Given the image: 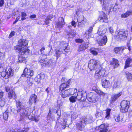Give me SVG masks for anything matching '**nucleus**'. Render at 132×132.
<instances>
[{
    "label": "nucleus",
    "instance_id": "4468645a",
    "mask_svg": "<svg viewBox=\"0 0 132 132\" xmlns=\"http://www.w3.org/2000/svg\"><path fill=\"white\" fill-rule=\"evenodd\" d=\"M42 61H43V62H42V61H41L40 62L41 63H42L41 65L42 66H48L50 67L52 66L54 63L53 61L51 60H50L48 61H44L43 60Z\"/></svg>",
    "mask_w": 132,
    "mask_h": 132
},
{
    "label": "nucleus",
    "instance_id": "0e129e2a",
    "mask_svg": "<svg viewBox=\"0 0 132 132\" xmlns=\"http://www.w3.org/2000/svg\"><path fill=\"white\" fill-rule=\"evenodd\" d=\"M17 132H27V131L25 130H18L17 131Z\"/></svg>",
    "mask_w": 132,
    "mask_h": 132
},
{
    "label": "nucleus",
    "instance_id": "9d476101",
    "mask_svg": "<svg viewBox=\"0 0 132 132\" xmlns=\"http://www.w3.org/2000/svg\"><path fill=\"white\" fill-rule=\"evenodd\" d=\"M76 92L77 89H70L65 90L61 94L62 97L63 98L69 97L70 95L73 94V91Z\"/></svg>",
    "mask_w": 132,
    "mask_h": 132
},
{
    "label": "nucleus",
    "instance_id": "79ce46f5",
    "mask_svg": "<svg viewBox=\"0 0 132 132\" xmlns=\"http://www.w3.org/2000/svg\"><path fill=\"white\" fill-rule=\"evenodd\" d=\"M62 51L61 52L60 51V49L56 51V56L57 59L60 57V54L61 53H62Z\"/></svg>",
    "mask_w": 132,
    "mask_h": 132
},
{
    "label": "nucleus",
    "instance_id": "6e6552de",
    "mask_svg": "<svg viewBox=\"0 0 132 132\" xmlns=\"http://www.w3.org/2000/svg\"><path fill=\"white\" fill-rule=\"evenodd\" d=\"M13 70L10 68L7 69L5 71H2L1 75L2 77L7 79L13 75Z\"/></svg>",
    "mask_w": 132,
    "mask_h": 132
},
{
    "label": "nucleus",
    "instance_id": "69168bd1",
    "mask_svg": "<svg viewBox=\"0 0 132 132\" xmlns=\"http://www.w3.org/2000/svg\"><path fill=\"white\" fill-rule=\"evenodd\" d=\"M93 29V28L92 27H90L89 28V29L88 30V31L89 32H90V33H91V32H92V29Z\"/></svg>",
    "mask_w": 132,
    "mask_h": 132
},
{
    "label": "nucleus",
    "instance_id": "c756f323",
    "mask_svg": "<svg viewBox=\"0 0 132 132\" xmlns=\"http://www.w3.org/2000/svg\"><path fill=\"white\" fill-rule=\"evenodd\" d=\"M126 77L127 80L129 81H132V74L128 72H125Z\"/></svg>",
    "mask_w": 132,
    "mask_h": 132
},
{
    "label": "nucleus",
    "instance_id": "f8f14e48",
    "mask_svg": "<svg viewBox=\"0 0 132 132\" xmlns=\"http://www.w3.org/2000/svg\"><path fill=\"white\" fill-rule=\"evenodd\" d=\"M100 39L97 40V43L100 46L105 45L107 42V38L106 36H100Z\"/></svg>",
    "mask_w": 132,
    "mask_h": 132
},
{
    "label": "nucleus",
    "instance_id": "393cba45",
    "mask_svg": "<svg viewBox=\"0 0 132 132\" xmlns=\"http://www.w3.org/2000/svg\"><path fill=\"white\" fill-rule=\"evenodd\" d=\"M11 108H9L5 112H4L3 114V119L5 120H6L7 119L9 114V113H11ZM10 116H11V114H10Z\"/></svg>",
    "mask_w": 132,
    "mask_h": 132
},
{
    "label": "nucleus",
    "instance_id": "4be33fe9",
    "mask_svg": "<svg viewBox=\"0 0 132 132\" xmlns=\"http://www.w3.org/2000/svg\"><path fill=\"white\" fill-rule=\"evenodd\" d=\"M106 29L103 26H100L99 27L97 33L100 36H101V35L102 34H104L106 32Z\"/></svg>",
    "mask_w": 132,
    "mask_h": 132
},
{
    "label": "nucleus",
    "instance_id": "b1692460",
    "mask_svg": "<svg viewBox=\"0 0 132 132\" xmlns=\"http://www.w3.org/2000/svg\"><path fill=\"white\" fill-rule=\"evenodd\" d=\"M37 96L35 94H32L29 99V102L30 105H31L32 103L34 102L35 103L36 102Z\"/></svg>",
    "mask_w": 132,
    "mask_h": 132
},
{
    "label": "nucleus",
    "instance_id": "c85d7f7f",
    "mask_svg": "<svg viewBox=\"0 0 132 132\" xmlns=\"http://www.w3.org/2000/svg\"><path fill=\"white\" fill-rule=\"evenodd\" d=\"M100 18V20L101 22H107L108 21V20L106 16V15L104 14H103L101 15Z\"/></svg>",
    "mask_w": 132,
    "mask_h": 132
},
{
    "label": "nucleus",
    "instance_id": "7c9ffc66",
    "mask_svg": "<svg viewBox=\"0 0 132 132\" xmlns=\"http://www.w3.org/2000/svg\"><path fill=\"white\" fill-rule=\"evenodd\" d=\"M132 60L130 58L127 59L125 62V65L124 67V68L126 69L130 66V64Z\"/></svg>",
    "mask_w": 132,
    "mask_h": 132
},
{
    "label": "nucleus",
    "instance_id": "4c0bfd02",
    "mask_svg": "<svg viewBox=\"0 0 132 132\" xmlns=\"http://www.w3.org/2000/svg\"><path fill=\"white\" fill-rule=\"evenodd\" d=\"M5 55L4 53L1 52H0V59L1 60H4L5 58Z\"/></svg>",
    "mask_w": 132,
    "mask_h": 132
},
{
    "label": "nucleus",
    "instance_id": "f257e3e1",
    "mask_svg": "<svg viewBox=\"0 0 132 132\" xmlns=\"http://www.w3.org/2000/svg\"><path fill=\"white\" fill-rule=\"evenodd\" d=\"M17 110L14 109H11V113H10L12 117H15L16 116L17 113L21 111L22 110L23 112H22L20 113L21 116L23 118L25 117L28 116V113L24 108H25L24 104L22 102L19 101L16 102Z\"/></svg>",
    "mask_w": 132,
    "mask_h": 132
},
{
    "label": "nucleus",
    "instance_id": "0eeeda50",
    "mask_svg": "<svg viewBox=\"0 0 132 132\" xmlns=\"http://www.w3.org/2000/svg\"><path fill=\"white\" fill-rule=\"evenodd\" d=\"M121 111L123 113H125L128 111L130 106V102L128 101L124 100L121 103Z\"/></svg>",
    "mask_w": 132,
    "mask_h": 132
},
{
    "label": "nucleus",
    "instance_id": "de8ad7c7",
    "mask_svg": "<svg viewBox=\"0 0 132 132\" xmlns=\"http://www.w3.org/2000/svg\"><path fill=\"white\" fill-rule=\"evenodd\" d=\"M4 3V0H1L0 1V7L2 6Z\"/></svg>",
    "mask_w": 132,
    "mask_h": 132
},
{
    "label": "nucleus",
    "instance_id": "e2e57ef3",
    "mask_svg": "<svg viewBox=\"0 0 132 132\" xmlns=\"http://www.w3.org/2000/svg\"><path fill=\"white\" fill-rule=\"evenodd\" d=\"M6 131L7 132H13L12 131H11L10 129L8 128H7Z\"/></svg>",
    "mask_w": 132,
    "mask_h": 132
},
{
    "label": "nucleus",
    "instance_id": "680f3d73",
    "mask_svg": "<svg viewBox=\"0 0 132 132\" xmlns=\"http://www.w3.org/2000/svg\"><path fill=\"white\" fill-rule=\"evenodd\" d=\"M3 95V93L2 92H0V99L2 98Z\"/></svg>",
    "mask_w": 132,
    "mask_h": 132
},
{
    "label": "nucleus",
    "instance_id": "37998d69",
    "mask_svg": "<svg viewBox=\"0 0 132 132\" xmlns=\"http://www.w3.org/2000/svg\"><path fill=\"white\" fill-rule=\"evenodd\" d=\"M102 115V113L100 112L97 111L96 113L95 114V116L96 117H98L101 116Z\"/></svg>",
    "mask_w": 132,
    "mask_h": 132
},
{
    "label": "nucleus",
    "instance_id": "5fc2aeb1",
    "mask_svg": "<svg viewBox=\"0 0 132 132\" xmlns=\"http://www.w3.org/2000/svg\"><path fill=\"white\" fill-rule=\"evenodd\" d=\"M27 16L26 13L23 12H21V16L22 17H25Z\"/></svg>",
    "mask_w": 132,
    "mask_h": 132
},
{
    "label": "nucleus",
    "instance_id": "bb28decb",
    "mask_svg": "<svg viewBox=\"0 0 132 132\" xmlns=\"http://www.w3.org/2000/svg\"><path fill=\"white\" fill-rule=\"evenodd\" d=\"M20 52L18 57V60L20 62H22L25 60L26 57H27V56L29 55H26L25 54H21Z\"/></svg>",
    "mask_w": 132,
    "mask_h": 132
},
{
    "label": "nucleus",
    "instance_id": "e433bc0d",
    "mask_svg": "<svg viewBox=\"0 0 132 132\" xmlns=\"http://www.w3.org/2000/svg\"><path fill=\"white\" fill-rule=\"evenodd\" d=\"M120 83L117 81H115L114 82V84L113 86V89L116 88L117 87H119L120 86Z\"/></svg>",
    "mask_w": 132,
    "mask_h": 132
},
{
    "label": "nucleus",
    "instance_id": "774afa93",
    "mask_svg": "<svg viewBox=\"0 0 132 132\" xmlns=\"http://www.w3.org/2000/svg\"><path fill=\"white\" fill-rule=\"evenodd\" d=\"M45 50V48L44 47H42L40 50V51L41 52H42L44 50Z\"/></svg>",
    "mask_w": 132,
    "mask_h": 132
},
{
    "label": "nucleus",
    "instance_id": "09e8293b",
    "mask_svg": "<svg viewBox=\"0 0 132 132\" xmlns=\"http://www.w3.org/2000/svg\"><path fill=\"white\" fill-rule=\"evenodd\" d=\"M76 41L77 43H81L83 42V40L81 39H78L76 40Z\"/></svg>",
    "mask_w": 132,
    "mask_h": 132
},
{
    "label": "nucleus",
    "instance_id": "c9c22d12",
    "mask_svg": "<svg viewBox=\"0 0 132 132\" xmlns=\"http://www.w3.org/2000/svg\"><path fill=\"white\" fill-rule=\"evenodd\" d=\"M106 116L105 118L107 119L109 118L110 116V112L111 111V109H108L106 110Z\"/></svg>",
    "mask_w": 132,
    "mask_h": 132
},
{
    "label": "nucleus",
    "instance_id": "3c124183",
    "mask_svg": "<svg viewBox=\"0 0 132 132\" xmlns=\"http://www.w3.org/2000/svg\"><path fill=\"white\" fill-rule=\"evenodd\" d=\"M50 20L46 18L45 21V23L46 24H48L50 23Z\"/></svg>",
    "mask_w": 132,
    "mask_h": 132
},
{
    "label": "nucleus",
    "instance_id": "cd10ccee",
    "mask_svg": "<svg viewBox=\"0 0 132 132\" xmlns=\"http://www.w3.org/2000/svg\"><path fill=\"white\" fill-rule=\"evenodd\" d=\"M58 20L59 22L58 27H62L65 24L64 19L62 17H60L59 18Z\"/></svg>",
    "mask_w": 132,
    "mask_h": 132
},
{
    "label": "nucleus",
    "instance_id": "338daca9",
    "mask_svg": "<svg viewBox=\"0 0 132 132\" xmlns=\"http://www.w3.org/2000/svg\"><path fill=\"white\" fill-rule=\"evenodd\" d=\"M34 120L36 122H37L39 120V119L38 118H36L34 116Z\"/></svg>",
    "mask_w": 132,
    "mask_h": 132
},
{
    "label": "nucleus",
    "instance_id": "2f4dec72",
    "mask_svg": "<svg viewBox=\"0 0 132 132\" xmlns=\"http://www.w3.org/2000/svg\"><path fill=\"white\" fill-rule=\"evenodd\" d=\"M16 95L15 93L13 91L10 92L8 94V97L10 99L12 97L15 98L16 97Z\"/></svg>",
    "mask_w": 132,
    "mask_h": 132
},
{
    "label": "nucleus",
    "instance_id": "6e6d98bb",
    "mask_svg": "<svg viewBox=\"0 0 132 132\" xmlns=\"http://www.w3.org/2000/svg\"><path fill=\"white\" fill-rule=\"evenodd\" d=\"M36 17V15L35 14L32 15L30 16V19L35 18Z\"/></svg>",
    "mask_w": 132,
    "mask_h": 132
},
{
    "label": "nucleus",
    "instance_id": "c03bdc74",
    "mask_svg": "<svg viewBox=\"0 0 132 132\" xmlns=\"http://www.w3.org/2000/svg\"><path fill=\"white\" fill-rule=\"evenodd\" d=\"M5 104V102L2 100V99H0V106L2 107Z\"/></svg>",
    "mask_w": 132,
    "mask_h": 132
},
{
    "label": "nucleus",
    "instance_id": "ddd939ff",
    "mask_svg": "<svg viewBox=\"0 0 132 132\" xmlns=\"http://www.w3.org/2000/svg\"><path fill=\"white\" fill-rule=\"evenodd\" d=\"M100 68L97 69L95 74V76L97 78L100 79L105 73V71L104 69H100Z\"/></svg>",
    "mask_w": 132,
    "mask_h": 132
},
{
    "label": "nucleus",
    "instance_id": "8fccbe9b",
    "mask_svg": "<svg viewBox=\"0 0 132 132\" xmlns=\"http://www.w3.org/2000/svg\"><path fill=\"white\" fill-rule=\"evenodd\" d=\"M20 16H19L16 19V20L15 21L13 22V24H15V23H16L17 21H18L20 19Z\"/></svg>",
    "mask_w": 132,
    "mask_h": 132
},
{
    "label": "nucleus",
    "instance_id": "423d86ee",
    "mask_svg": "<svg viewBox=\"0 0 132 132\" xmlns=\"http://www.w3.org/2000/svg\"><path fill=\"white\" fill-rule=\"evenodd\" d=\"M88 67L90 70L100 68L101 66L98 61L93 59H91L88 63Z\"/></svg>",
    "mask_w": 132,
    "mask_h": 132
},
{
    "label": "nucleus",
    "instance_id": "412c9836",
    "mask_svg": "<svg viewBox=\"0 0 132 132\" xmlns=\"http://www.w3.org/2000/svg\"><path fill=\"white\" fill-rule=\"evenodd\" d=\"M44 74L42 73H41L38 74L37 77L35 78V81L39 83L41 80L44 79Z\"/></svg>",
    "mask_w": 132,
    "mask_h": 132
},
{
    "label": "nucleus",
    "instance_id": "dca6fc26",
    "mask_svg": "<svg viewBox=\"0 0 132 132\" xmlns=\"http://www.w3.org/2000/svg\"><path fill=\"white\" fill-rule=\"evenodd\" d=\"M114 118L115 121L117 122H122L123 121V114L122 113L116 114L114 116Z\"/></svg>",
    "mask_w": 132,
    "mask_h": 132
},
{
    "label": "nucleus",
    "instance_id": "aec40b11",
    "mask_svg": "<svg viewBox=\"0 0 132 132\" xmlns=\"http://www.w3.org/2000/svg\"><path fill=\"white\" fill-rule=\"evenodd\" d=\"M88 47V44L87 43H84L82 44L79 46L78 49V51L79 52L82 51L87 48Z\"/></svg>",
    "mask_w": 132,
    "mask_h": 132
},
{
    "label": "nucleus",
    "instance_id": "6ab92c4d",
    "mask_svg": "<svg viewBox=\"0 0 132 132\" xmlns=\"http://www.w3.org/2000/svg\"><path fill=\"white\" fill-rule=\"evenodd\" d=\"M92 89L100 96L104 97L106 94V93L103 92L100 89L96 88L95 87H93Z\"/></svg>",
    "mask_w": 132,
    "mask_h": 132
},
{
    "label": "nucleus",
    "instance_id": "7ed1b4c3",
    "mask_svg": "<svg viewBox=\"0 0 132 132\" xmlns=\"http://www.w3.org/2000/svg\"><path fill=\"white\" fill-rule=\"evenodd\" d=\"M74 94L75 96H72L69 98V100L71 102H75L77 99L78 100L84 101L87 98V93L84 90L79 91L77 92H76L74 93L73 95Z\"/></svg>",
    "mask_w": 132,
    "mask_h": 132
},
{
    "label": "nucleus",
    "instance_id": "2eb2a0df",
    "mask_svg": "<svg viewBox=\"0 0 132 132\" xmlns=\"http://www.w3.org/2000/svg\"><path fill=\"white\" fill-rule=\"evenodd\" d=\"M96 97L95 94L92 93H90L87 99L90 102L95 103L96 102Z\"/></svg>",
    "mask_w": 132,
    "mask_h": 132
},
{
    "label": "nucleus",
    "instance_id": "39448f33",
    "mask_svg": "<svg viewBox=\"0 0 132 132\" xmlns=\"http://www.w3.org/2000/svg\"><path fill=\"white\" fill-rule=\"evenodd\" d=\"M128 32L127 30L116 31L115 33V37L118 40H124L128 36Z\"/></svg>",
    "mask_w": 132,
    "mask_h": 132
},
{
    "label": "nucleus",
    "instance_id": "72a5a7b5",
    "mask_svg": "<svg viewBox=\"0 0 132 132\" xmlns=\"http://www.w3.org/2000/svg\"><path fill=\"white\" fill-rule=\"evenodd\" d=\"M132 11H128L125 14L121 15V16L122 18H126L129 15L131 14Z\"/></svg>",
    "mask_w": 132,
    "mask_h": 132
},
{
    "label": "nucleus",
    "instance_id": "473e14b6",
    "mask_svg": "<svg viewBox=\"0 0 132 132\" xmlns=\"http://www.w3.org/2000/svg\"><path fill=\"white\" fill-rule=\"evenodd\" d=\"M112 65L114 66L115 67H117L119 65L118 61L116 59H113L112 62H111Z\"/></svg>",
    "mask_w": 132,
    "mask_h": 132
},
{
    "label": "nucleus",
    "instance_id": "4d7b16f0",
    "mask_svg": "<svg viewBox=\"0 0 132 132\" xmlns=\"http://www.w3.org/2000/svg\"><path fill=\"white\" fill-rule=\"evenodd\" d=\"M53 18V15H50L48 16L47 18V19H48V20H50L51 19Z\"/></svg>",
    "mask_w": 132,
    "mask_h": 132
},
{
    "label": "nucleus",
    "instance_id": "20e7f679",
    "mask_svg": "<svg viewBox=\"0 0 132 132\" xmlns=\"http://www.w3.org/2000/svg\"><path fill=\"white\" fill-rule=\"evenodd\" d=\"M93 121V118L91 117L89 119L86 117H83L81 119L79 122L78 123L77 125V128L81 131L83 130L84 129L86 124L88 123H90Z\"/></svg>",
    "mask_w": 132,
    "mask_h": 132
},
{
    "label": "nucleus",
    "instance_id": "f3484780",
    "mask_svg": "<svg viewBox=\"0 0 132 132\" xmlns=\"http://www.w3.org/2000/svg\"><path fill=\"white\" fill-rule=\"evenodd\" d=\"M109 127V125L106 124H102L100 126V129L101 130L100 132H107L108 130V128Z\"/></svg>",
    "mask_w": 132,
    "mask_h": 132
},
{
    "label": "nucleus",
    "instance_id": "a211bd4d",
    "mask_svg": "<svg viewBox=\"0 0 132 132\" xmlns=\"http://www.w3.org/2000/svg\"><path fill=\"white\" fill-rule=\"evenodd\" d=\"M122 92H120L118 94H114L111 97V102H113L116 100L122 94Z\"/></svg>",
    "mask_w": 132,
    "mask_h": 132
},
{
    "label": "nucleus",
    "instance_id": "052dcab7",
    "mask_svg": "<svg viewBox=\"0 0 132 132\" xmlns=\"http://www.w3.org/2000/svg\"><path fill=\"white\" fill-rule=\"evenodd\" d=\"M3 67L2 66H1V64L0 63V72L1 73L3 71Z\"/></svg>",
    "mask_w": 132,
    "mask_h": 132
},
{
    "label": "nucleus",
    "instance_id": "a878e982",
    "mask_svg": "<svg viewBox=\"0 0 132 132\" xmlns=\"http://www.w3.org/2000/svg\"><path fill=\"white\" fill-rule=\"evenodd\" d=\"M60 45L59 48L60 49L64 50L66 52L65 50L68 46V44L64 41H62L60 42Z\"/></svg>",
    "mask_w": 132,
    "mask_h": 132
},
{
    "label": "nucleus",
    "instance_id": "13d9d810",
    "mask_svg": "<svg viewBox=\"0 0 132 132\" xmlns=\"http://www.w3.org/2000/svg\"><path fill=\"white\" fill-rule=\"evenodd\" d=\"M71 25L72 26H73L75 28L76 27L75 25V22L74 21H73L71 22Z\"/></svg>",
    "mask_w": 132,
    "mask_h": 132
},
{
    "label": "nucleus",
    "instance_id": "f03ea898",
    "mask_svg": "<svg viewBox=\"0 0 132 132\" xmlns=\"http://www.w3.org/2000/svg\"><path fill=\"white\" fill-rule=\"evenodd\" d=\"M28 42L27 40L20 39L18 41L19 45L15 46L14 49L20 52L21 54L29 55L30 50L25 47L28 45Z\"/></svg>",
    "mask_w": 132,
    "mask_h": 132
},
{
    "label": "nucleus",
    "instance_id": "5701e85b",
    "mask_svg": "<svg viewBox=\"0 0 132 132\" xmlns=\"http://www.w3.org/2000/svg\"><path fill=\"white\" fill-rule=\"evenodd\" d=\"M102 85L105 88H108L110 86V82L109 80L106 79L103 80L102 83Z\"/></svg>",
    "mask_w": 132,
    "mask_h": 132
},
{
    "label": "nucleus",
    "instance_id": "a19ab883",
    "mask_svg": "<svg viewBox=\"0 0 132 132\" xmlns=\"http://www.w3.org/2000/svg\"><path fill=\"white\" fill-rule=\"evenodd\" d=\"M122 48L121 47H116L114 48V51L116 53H118L122 50Z\"/></svg>",
    "mask_w": 132,
    "mask_h": 132
},
{
    "label": "nucleus",
    "instance_id": "1a4fd4ad",
    "mask_svg": "<svg viewBox=\"0 0 132 132\" xmlns=\"http://www.w3.org/2000/svg\"><path fill=\"white\" fill-rule=\"evenodd\" d=\"M63 81H65V82L61 84L59 87V91L60 92L68 87L70 85L71 80L70 79L67 80L66 78H63L62 79V81L63 82Z\"/></svg>",
    "mask_w": 132,
    "mask_h": 132
},
{
    "label": "nucleus",
    "instance_id": "603ef678",
    "mask_svg": "<svg viewBox=\"0 0 132 132\" xmlns=\"http://www.w3.org/2000/svg\"><path fill=\"white\" fill-rule=\"evenodd\" d=\"M15 34V32L14 31H12L9 36V38H10L14 36Z\"/></svg>",
    "mask_w": 132,
    "mask_h": 132
},
{
    "label": "nucleus",
    "instance_id": "ea45409f",
    "mask_svg": "<svg viewBox=\"0 0 132 132\" xmlns=\"http://www.w3.org/2000/svg\"><path fill=\"white\" fill-rule=\"evenodd\" d=\"M71 118L72 119H76L78 117L77 114L76 112H73V114H71Z\"/></svg>",
    "mask_w": 132,
    "mask_h": 132
},
{
    "label": "nucleus",
    "instance_id": "9b49d317",
    "mask_svg": "<svg viewBox=\"0 0 132 132\" xmlns=\"http://www.w3.org/2000/svg\"><path fill=\"white\" fill-rule=\"evenodd\" d=\"M34 75V71L30 69L25 68L24 70L22 76L29 78L32 76Z\"/></svg>",
    "mask_w": 132,
    "mask_h": 132
},
{
    "label": "nucleus",
    "instance_id": "f704fd0d",
    "mask_svg": "<svg viewBox=\"0 0 132 132\" xmlns=\"http://www.w3.org/2000/svg\"><path fill=\"white\" fill-rule=\"evenodd\" d=\"M90 52L93 55H96L98 54V49L97 48H92L90 50Z\"/></svg>",
    "mask_w": 132,
    "mask_h": 132
},
{
    "label": "nucleus",
    "instance_id": "864d4df0",
    "mask_svg": "<svg viewBox=\"0 0 132 132\" xmlns=\"http://www.w3.org/2000/svg\"><path fill=\"white\" fill-rule=\"evenodd\" d=\"M10 87L9 86H6L5 87V90L7 92L10 90Z\"/></svg>",
    "mask_w": 132,
    "mask_h": 132
},
{
    "label": "nucleus",
    "instance_id": "bf43d9fd",
    "mask_svg": "<svg viewBox=\"0 0 132 132\" xmlns=\"http://www.w3.org/2000/svg\"><path fill=\"white\" fill-rule=\"evenodd\" d=\"M105 0H98L100 1L101 4L103 5L104 4V2Z\"/></svg>",
    "mask_w": 132,
    "mask_h": 132
},
{
    "label": "nucleus",
    "instance_id": "a18cd8bd",
    "mask_svg": "<svg viewBox=\"0 0 132 132\" xmlns=\"http://www.w3.org/2000/svg\"><path fill=\"white\" fill-rule=\"evenodd\" d=\"M28 118L29 119L33 120L34 119V116H32L31 115H29Z\"/></svg>",
    "mask_w": 132,
    "mask_h": 132
},
{
    "label": "nucleus",
    "instance_id": "58836bf2",
    "mask_svg": "<svg viewBox=\"0 0 132 132\" xmlns=\"http://www.w3.org/2000/svg\"><path fill=\"white\" fill-rule=\"evenodd\" d=\"M32 79L31 78L28 79L27 80L28 84L30 85H31L32 84Z\"/></svg>",
    "mask_w": 132,
    "mask_h": 132
},
{
    "label": "nucleus",
    "instance_id": "49530a36",
    "mask_svg": "<svg viewBox=\"0 0 132 132\" xmlns=\"http://www.w3.org/2000/svg\"><path fill=\"white\" fill-rule=\"evenodd\" d=\"M109 30L110 31V32L111 34H112L113 33L114 30L113 29V28L112 27H109Z\"/></svg>",
    "mask_w": 132,
    "mask_h": 132
}]
</instances>
